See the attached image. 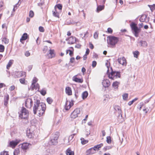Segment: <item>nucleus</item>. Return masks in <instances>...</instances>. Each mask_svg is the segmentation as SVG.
<instances>
[{
    "instance_id": "obj_1",
    "label": "nucleus",
    "mask_w": 155,
    "mask_h": 155,
    "mask_svg": "<svg viewBox=\"0 0 155 155\" xmlns=\"http://www.w3.org/2000/svg\"><path fill=\"white\" fill-rule=\"evenodd\" d=\"M45 109V105L43 103H40V101L37 100L35 102L33 107V112L35 114L37 113L39 116L42 115Z\"/></svg>"
},
{
    "instance_id": "obj_2",
    "label": "nucleus",
    "mask_w": 155,
    "mask_h": 155,
    "mask_svg": "<svg viewBox=\"0 0 155 155\" xmlns=\"http://www.w3.org/2000/svg\"><path fill=\"white\" fill-rule=\"evenodd\" d=\"M130 27L131 31L134 36L136 37H138L139 33L141 31V29L137 27V24L134 22H132L130 24Z\"/></svg>"
},
{
    "instance_id": "obj_3",
    "label": "nucleus",
    "mask_w": 155,
    "mask_h": 155,
    "mask_svg": "<svg viewBox=\"0 0 155 155\" xmlns=\"http://www.w3.org/2000/svg\"><path fill=\"white\" fill-rule=\"evenodd\" d=\"M107 38L108 44L111 45L112 47L115 45L119 40L118 38L114 36H108Z\"/></svg>"
},
{
    "instance_id": "obj_4",
    "label": "nucleus",
    "mask_w": 155,
    "mask_h": 155,
    "mask_svg": "<svg viewBox=\"0 0 155 155\" xmlns=\"http://www.w3.org/2000/svg\"><path fill=\"white\" fill-rule=\"evenodd\" d=\"M108 77L109 78L113 80L120 78V72L112 71L110 74H108Z\"/></svg>"
},
{
    "instance_id": "obj_5",
    "label": "nucleus",
    "mask_w": 155,
    "mask_h": 155,
    "mask_svg": "<svg viewBox=\"0 0 155 155\" xmlns=\"http://www.w3.org/2000/svg\"><path fill=\"white\" fill-rule=\"evenodd\" d=\"M19 114V117L21 119H27L28 116V111L25 108L22 107Z\"/></svg>"
},
{
    "instance_id": "obj_6",
    "label": "nucleus",
    "mask_w": 155,
    "mask_h": 155,
    "mask_svg": "<svg viewBox=\"0 0 155 155\" xmlns=\"http://www.w3.org/2000/svg\"><path fill=\"white\" fill-rule=\"evenodd\" d=\"M38 81V79L35 77L33 79L32 84L30 87V89L31 90L33 91L34 89H38V90L39 89V85L38 84H36V83Z\"/></svg>"
},
{
    "instance_id": "obj_7",
    "label": "nucleus",
    "mask_w": 155,
    "mask_h": 155,
    "mask_svg": "<svg viewBox=\"0 0 155 155\" xmlns=\"http://www.w3.org/2000/svg\"><path fill=\"white\" fill-rule=\"evenodd\" d=\"M80 112V110L78 108H76L74 110L71 115V118L74 119L77 117L78 114Z\"/></svg>"
},
{
    "instance_id": "obj_8",
    "label": "nucleus",
    "mask_w": 155,
    "mask_h": 155,
    "mask_svg": "<svg viewBox=\"0 0 155 155\" xmlns=\"http://www.w3.org/2000/svg\"><path fill=\"white\" fill-rule=\"evenodd\" d=\"M26 76V73L23 71H16L15 73V78H20L21 77H25Z\"/></svg>"
},
{
    "instance_id": "obj_9",
    "label": "nucleus",
    "mask_w": 155,
    "mask_h": 155,
    "mask_svg": "<svg viewBox=\"0 0 155 155\" xmlns=\"http://www.w3.org/2000/svg\"><path fill=\"white\" fill-rule=\"evenodd\" d=\"M139 20L141 22L147 23L149 21V18L148 17L147 15H143L140 18Z\"/></svg>"
},
{
    "instance_id": "obj_10",
    "label": "nucleus",
    "mask_w": 155,
    "mask_h": 155,
    "mask_svg": "<svg viewBox=\"0 0 155 155\" xmlns=\"http://www.w3.org/2000/svg\"><path fill=\"white\" fill-rule=\"evenodd\" d=\"M118 62L123 66H126L127 65V61L125 58L124 57L122 58H119L117 59Z\"/></svg>"
},
{
    "instance_id": "obj_11",
    "label": "nucleus",
    "mask_w": 155,
    "mask_h": 155,
    "mask_svg": "<svg viewBox=\"0 0 155 155\" xmlns=\"http://www.w3.org/2000/svg\"><path fill=\"white\" fill-rule=\"evenodd\" d=\"M33 104V102L31 99L28 98L26 99L25 103V106L28 108H30L31 107Z\"/></svg>"
},
{
    "instance_id": "obj_12",
    "label": "nucleus",
    "mask_w": 155,
    "mask_h": 155,
    "mask_svg": "<svg viewBox=\"0 0 155 155\" xmlns=\"http://www.w3.org/2000/svg\"><path fill=\"white\" fill-rule=\"evenodd\" d=\"M55 55L54 50L50 49L49 50L47 54V57L49 58H51L54 57Z\"/></svg>"
},
{
    "instance_id": "obj_13",
    "label": "nucleus",
    "mask_w": 155,
    "mask_h": 155,
    "mask_svg": "<svg viewBox=\"0 0 155 155\" xmlns=\"http://www.w3.org/2000/svg\"><path fill=\"white\" fill-rule=\"evenodd\" d=\"M102 83L103 86L105 88L108 87L110 84V81L107 79H104Z\"/></svg>"
},
{
    "instance_id": "obj_14",
    "label": "nucleus",
    "mask_w": 155,
    "mask_h": 155,
    "mask_svg": "<svg viewBox=\"0 0 155 155\" xmlns=\"http://www.w3.org/2000/svg\"><path fill=\"white\" fill-rule=\"evenodd\" d=\"M27 134L28 138H31L34 137V134L32 129L31 128L28 130L27 131Z\"/></svg>"
},
{
    "instance_id": "obj_15",
    "label": "nucleus",
    "mask_w": 155,
    "mask_h": 155,
    "mask_svg": "<svg viewBox=\"0 0 155 155\" xmlns=\"http://www.w3.org/2000/svg\"><path fill=\"white\" fill-rule=\"evenodd\" d=\"M73 105V104L72 102L67 101L65 104V109L66 110H68Z\"/></svg>"
},
{
    "instance_id": "obj_16",
    "label": "nucleus",
    "mask_w": 155,
    "mask_h": 155,
    "mask_svg": "<svg viewBox=\"0 0 155 155\" xmlns=\"http://www.w3.org/2000/svg\"><path fill=\"white\" fill-rule=\"evenodd\" d=\"M114 108L115 111L117 112L119 114V117L120 115L121 117H122V111L120 107L118 105H115L114 106Z\"/></svg>"
},
{
    "instance_id": "obj_17",
    "label": "nucleus",
    "mask_w": 155,
    "mask_h": 155,
    "mask_svg": "<svg viewBox=\"0 0 155 155\" xmlns=\"http://www.w3.org/2000/svg\"><path fill=\"white\" fill-rule=\"evenodd\" d=\"M19 142L20 140H16L15 141H11L9 143L10 146L12 147H15L19 143Z\"/></svg>"
},
{
    "instance_id": "obj_18",
    "label": "nucleus",
    "mask_w": 155,
    "mask_h": 155,
    "mask_svg": "<svg viewBox=\"0 0 155 155\" xmlns=\"http://www.w3.org/2000/svg\"><path fill=\"white\" fill-rule=\"evenodd\" d=\"M31 144L28 143H23L21 146L22 149L24 150H26L29 148V145H31Z\"/></svg>"
},
{
    "instance_id": "obj_19",
    "label": "nucleus",
    "mask_w": 155,
    "mask_h": 155,
    "mask_svg": "<svg viewBox=\"0 0 155 155\" xmlns=\"http://www.w3.org/2000/svg\"><path fill=\"white\" fill-rule=\"evenodd\" d=\"M75 38L73 37H71L68 39V43L70 44H72L75 43Z\"/></svg>"
},
{
    "instance_id": "obj_20",
    "label": "nucleus",
    "mask_w": 155,
    "mask_h": 155,
    "mask_svg": "<svg viewBox=\"0 0 155 155\" xmlns=\"http://www.w3.org/2000/svg\"><path fill=\"white\" fill-rule=\"evenodd\" d=\"M72 80L73 81L78 83H81L83 81L82 79L78 78H77V75L74 76L72 78Z\"/></svg>"
},
{
    "instance_id": "obj_21",
    "label": "nucleus",
    "mask_w": 155,
    "mask_h": 155,
    "mask_svg": "<svg viewBox=\"0 0 155 155\" xmlns=\"http://www.w3.org/2000/svg\"><path fill=\"white\" fill-rule=\"evenodd\" d=\"M66 93L68 95H72V91L71 87H67L65 88Z\"/></svg>"
},
{
    "instance_id": "obj_22",
    "label": "nucleus",
    "mask_w": 155,
    "mask_h": 155,
    "mask_svg": "<svg viewBox=\"0 0 155 155\" xmlns=\"http://www.w3.org/2000/svg\"><path fill=\"white\" fill-rule=\"evenodd\" d=\"M103 144L102 143H101L99 144H97L94 146L93 148L95 150V151L96 150L98 151L103 146Z\"/></svg>"
},
{
    "instance_id": "obj_23",
    "label": "nucleus",
    "mask_w": 155,
    "mask_h": 155,
    "mask_svg": "<svg viewBox=\"0 0 155 155\" xmlns=\"http://www.w3.org/2000/svg\"><path fill=\"white\" fill-rule=\"evenodd\" d=\"M58 143V140L56 139H51L49 142V143L51 145H56Z\"/></svg>"
},
{
    "instance_id": "obj_24",
    "label": "nucleus",
    "mask_w": 155,
    "mask_h": 155,
    "mask_svg": "<svg viewBox=\"0 0 155 155\" xmlns=\"http://www.w3.org/2000/svg\"><path fill=\"white\" fill-rule=\"evenodd\" d=\"M28 35L27 33H24L22 35L21 38L20 39V41L22 43L23 41L25 40L28 38Z\"/></svg>"
},
{
    "instance_id": "obj_25",
    "label": "nucleus",
    "mask_w": 155,
    "mask_h": 155,
    "mask_svg": "<svg viewBox=\"0 0 155 155\" xmlns=\"http://www.w3.org/2000/svg\"><path fill=\"white\" fill-rule=\"evenodd\" d=\"M140 46L143 47H146L147 46V44L146 41L141 40L139 42Z\"/></svg>"
},
{
    "instance_id": "obj_26",
    "label": "nucleus",
    "mask_w": 155,
    "mask_h": 155,
    "mask_svg": "<svg viewBox=\"0 0 155 155\" xmlns=\"http://www.w3.org/2000/svg\"><path fill=\"white\" fill-rule=\"evenodd\" d=\"M59 137V133L58 132L53 134L52 135L51 138L52 139H56L58 140Z\"/></svg>"
},
{
    "instance_id": "obj_27",
    "label": "nucleus",
    "mask_w": 155,
    "mask_h": 155,
    "mask_svg": "<svg viewBox=\"0 0 155 155\" xmlns=\"http://www.w3.org/2000/svg\"><path fill=\"white\" fill-rule=\"evenodd\" d=\"M96 151H95V150L93 148V147L88 150V154H92L94 153Z\"/></svg>"
},
{
    "instance_id": "obj_28",
    "label": "nucleus",
    "mask_w": 155,
    "mask_h": 155,
    "mask_svg": "<svg viewBox=\"0 0 155 155\" xmlns=\"http://www.w3.org/2000/svg\"><path fill=\"white\" fill-rule=\"evenodd\" d=\"M67 155H74V152L70 148H68L66 150Z\"/></svg>"
},
{
    "instance_id": "obj_29",
    "label": "nucleus",
    "mask_w": 155,
    "mask_h": 155,
    "mask_svg": "<svg viewBox=\"0 0 155 155\" xmlns=\"http://www.w3.org/2000/svg\"><path fill=\"white\" fill-rule=\"evenodd\" d=\"M119 84V82L116 81L113 83L112 84V86L114 89L117 88L118 85Z\"/></svg>"
},
{
    "instance_id": "obj_30",
    "label": "nucleus",
    "mask_w": 155,
    "mask_h": 155,
    "mask_svg": "<svg viewBox=\"0 0 155 155\" xmlns=\"http://www.w3.org/2000/svg\"><path fill=\"white\" fill-rule=\"evenodd\" d=\"M82 96L83 99H84L86 98L87 97V91H86L83 92L82 94Z\"/></svg>"
},
{
    "instance_id": "obj_31",
    "label": "nucleus",
    "mask_w": 155,
    "mask_h": 155,
    "mask_svg": "<svg viewBox=\"0 0 155 155\" xmlns=\"http://www.w3.org/2000/svg\"><path fill=\"white\" fill-rule=\"evenodd\" d=\"M133 54L134 57L136 58H137L138 56L139 55L140 53L138 51H136L133 52Z\"/></svg>"
},
{
    "instance_id": "obj_32",
    "label": "nucleus",
    "mask_w": 155,
    "mask_h": 155,
    "mask_svg": "<svg viewBox=\"0 0 155 155\" xmlns=\"http://www.w3.org/2000/svg\"><path fill=\"white\" fill-rule=\"evenodd\" d=\"M39 91V90H38ZM40 92L41 94L43 95L44 96L46 93V90L45 88H43L40 91H39Z\"/></svg>"
},
{
    "instance_id": "obj_33",
    "label": "nucleus",
    "mask_w": 155,
    "mask_h": 155,
    "mask_svg": "<svg viewBox=\"0 0 155 155\" xmlns=\"http://www.w3.org/2000/svg\"><path fill=\"white\" fill-rule=\"evenodd\" d=\"M123 99L124 101L127 100L128 97V94L127 93H124L122 95Z\"/></svg>"
},
{
    "instance_id": "obj_34",
    "label": "nucleus",
    "mask_w": 155,
    "mask_h": 155,
    "mask_svg": "<svg viewBox=\"0 0 155 155\" xmlns=\"http://www.w3.org/2000/svg\"><path fill=\"white\" fill-rule=\"evenodd\" d=\"M138 99V98L136 97L132 101H130L128 103V105L129 106L133 104L134 102L136 101H137Z\"/></svg>"
},
{
    "instance_id": "obj_35",
    "label": "nucleus",
    "mask_w": 155,
    "mask_h": 155,
    "mask_svg": "<svg viewBox=\"0 0 155 155\" xmlns=\"http://www.w3.org/2000/svg\"><path fill=\"white\" fill-rule=\"evenodd\" d=\"M81 140V143L82 145H84L87 143V141L86 140H85L84 138H81L80 139Z\"/></svg>"
},
{
    "instance_id": "obj_36",
    "label": "nucleus",
    "mask_w": 155,
    "mask_h": 155,
    "mask_svg": "<svg viewBox=\"0 0 155 155\" xmlns=\"http://www.w3.org/2000/svg\"><path fill=\"white\" fill-rule=\"evenodd\" d=\"M53 15L56 17L59 18V14L58 12L56 11L53 12Z\"/></svg>"
},
{
    "instance_id": "obj_37",
    "label": "nucleus",
    "mask_w": 155,
    "mask_h": 155,
    "mask_svg": "<svg viewBox=\"0 0 155 155\" xmlns=\"http://www.w3.org/2000/svg\"><path fill=\"white\" fill-rule=\"evenodd\" d=\"M12 64V60H10L7 66V68L9 69V68L11 66Z\"/></svg>"
},
{
    "instance_id": "obj_38",
    "label": "nucleus",
    "mask_w": 155,
    "mask_h": 155,
    "mask_svg": "<svg viewBox=\"0 0 155 155\" xmlns=\"http://www.w3.org/2000/svg\"><path fill=\"white\" fill-rule=\"evenodd\" d=\"M106 141L107 143L109 144L111 142V137L110 136H107V137Z\"/></svg>"
},
{
    "instance_id": "obj_39",
    "label": "nucleus",
    "mask_w": 155,
    "mask_h": 155,
    "mask_svg": "<svg viewBox=\"0 0 155 155\" xmlns=\"http://www.w3.org/2000/svg\"><path fill=\"white\" fill-rule=\"evenodd\" d=\"M2 41L5 44H7L8 42V40L6 38H2Z\"/></svg>"
},
{
    "instance_id": "obj_40",
    "label": "nucleus",
    "mask_w": 155,
    "mask_h": 155,
    "mask_svg": "<svg viewBox=\"0 0 155 155\" xmlns=\"http://www.w3.org/2000/svg\"><path fill=\"white\" fill-rule=\"evenodd\" d=\"M104 8L103 6L100 5L97 7V10L98 12L102 10Z\"/></svg>"
},
{
    "instance_id": "obj_41",
    "label": "nucleus",
    "mask_w": 155,
    "mask_h": 155,
    "mask_svg": "<svg viewBox=\"0 0 155 155\" xmlns=\"http://www.w3.org/2000/svg\"><path fill=\"white\" fill-rule=\"evenodd\" d=\"M46 151L47 153H48V155H51L52 154V150L49 149H47Z\"/></svg>"
},
{
    "instance_id": "obj_42",
    "label": "nucleus",
    "mask_w": 155,
    "mask_h": 155,
    "mask_svg": "<svg viewBox=\"0 0 155 155\" xmlns=\"http://www.w3.org/2000/svg\"><path fill=\"white\" fill-rule=\"evenodd\" d=\"M47 102L49 104H51L52 102V100L50 97H48L47 99Z\"/></svg>"
},
{
    "instance_id": "obj_43",
    "label": "nucleus",
    "mask_w": 155,
    "mask_h": 155,
    "mask_svg": "<svg viewBox=\"0 0 155 155\" xmlns=\"http://www.w3.org/2000/svg\"><path fill=\"white\" fill-rule=\"evenodd\" d=\"M75 135V134H73L69 136V138H68L69 142L72 140V139L73 138Z\"/></svg>"
},
{
    "instance_id": "obj_44",
    "label": "nucleus",
    "mask_w": 155,
    "mask_h": 155,
    "mask_svg": "<svg viewBox=\"0 0 155 155\" xmlns=\"http://www.w3.org/2000/svg\"><path fill=\"white\" fill-rule=\"evenodd\" d=\"M4 46L2 45H0V52H3L4 51Z\"/></svg>"
},
{
    "instance_id": "obj_45",
    "label": "nucleus",
    "mask_w": 155,
    "mask_h": 155,
    "mask_svg": "<svg viewBox=\"0 0 155 155\" xmlns=\"http://www.w3.org/2000/svg\"><path fill=\"white\" fill-rule=\"evenodd\" d=\"M34 15V13L32 11H30L29 13V16L30 17L32 18Z\"/></svg>"
},
{
    "instance_id": "obj_46",
    "label": "nucleus",
    "mask_w": 155,
    "mask_h": 155,
    "mask_svg": "<svg viewBox=\"0 0 155 155\" xmlns=\"http://www.w3.org/2000/svg\"><path fill=\"white\" fill-rule=\"evenodd\" d=\"M19 81L22 84H25V79L24 78L20 79Z\"/></svg>"
},
{
    "instance_id": "obj_47",
    "label": "nucleus",
    "mask_w": 155,
    "mask_h": 155,
    "mask_svg": "<svg viewBox=\"0 0 155 155\" xmlns=\"http://www.w3.org/2000/svg\"><path fill=\"white\" fill-rule=\"evenodd\" d=\"M94 122L93 121L91 120L88 123V125L91 126L92 127L93 126V124Z\"/></svg>"
},
{
    "instance_id": "obj_48",
    "label": "nucleus",
    "mask_w": 155,
    "mask_h": 155,
    "mask_svg": "<svg viewBox=\"0 0 155 155\" xmlns=\"http://www.w3.org/2000/svg\"><path fill=\"white\" fill-rule=\"evenodd\" d=\"M0 154L1 155H9L8 152L6 151L1 152Z\"/></svg>"
},
{
    "instance_id": "obj_49",
    "label": "nucleus",
    "mask_w": 155,
    "mask_h": 155,
    "mask_svg": "<svg viewBox=\"0 0 155 155\" xmlns=\"http://www.w3.org/2000/svg\"><path fill=\"white\" fill-rule=\"evenodd\" d=\"M56 6L58 8L59 10H61L62 8V5L60 4H58L56 5Z\"/></svg>"
},
{
    "instance_id": "obj_50",
    "label": "nucleus",
    "mask_w": 155,
    "mask_h": 155,
    "mask_svg": "<svg viewBox=\"0 0 155 155\" xmlns=\"http://www.w3.org/2000/svg\"><path fill=\"white\" fill-rule=\"evenodd\" d=\"M98 32H96L94 34V38L95 39H97L98 37Z\"/></svg>"
},
{
    "instance_id": "obj_51",
    "label": "nucleus",
    "mask_w": 155,
    "mask_h": 155,
    "mask_svg": "<svg viewBox=\"0 0 155 155\" xmlns=\"http://www.w3.org/2000/svg\"><path fill=\"white\" fill-rule=\"evenodd\" d=\"M19 153V150H15L14 151V155H18V154Z\"/></svg>"
},
{
    "instance_id": "obj_52",
    "label": "nucleus",
    "mask_w": 155,
    "mask_h": 155,
    "mask_svg": "<svg viewBox=\"0 0 155 155\" xmlns=\"http://www.w3.org/2000/svg\"><path fill=\"white\" fill-rule=\"evenodd\" d=\"M106 65L107 66L108 69L107 70V73H108L109 70V68L110 66V63L108 62H107L106 63Z\"/></svg>"
},
{
    "instance_id": "obj_53",
    "label": "nucleus",
    "mask_w": 155,
    "mask_h": 155,
    "mask_svg": "<svg viewBox=\"0 0 155 155\" xmlns=\"http://www.w3.org/2000/svg\"><path fill=\"white\" fill-rule=\"evenodd\" d=\"M87 48L86 50L85 54L83 57V59L84 60H86L87 58Z\"/></svg>"
},
{
    "instance_id": "obj_54",
    "label": "nucleus",
    "mask_w": 155,
    "mask_h": 155,
    "mask_svg": "<svg viewBox=\"0 0 155 155\" xmlns=\"http://www.w3.org/2000/svg\"><path fill=\"white\" fill-rule=\"evenodd\" d=\"M97 64V62L95 61H93L92 62V66L93 68L95 67Z\"/></svg>"
},
{
    "instance_id": "obj_55",
    "label": "nucleus",
    "mask_w": 155,
    "mask_h": 155,
    "mask_svg": "<svg viewBox=\"0 0 155 155\" xmlns=\"http://www.w3.org/2000/svg\"><path fill=\"white\" fill-rule=\"evenodd\" d=\"M3 5V3L2 2H0V11L2 9V7Z\"/></svg>"
},
{
    "instance_id": "obj_56",
    "label": "nucleus",
    "mask_w": 155,
    "mask_h": 155,
    "mask_svg": "<svg viewBox=\"0 0 155 155\" xmlns=\"http://www.w3.org/2000/svg\"><path fill=\"white\" fill-rule=\"evenodd\" d=\"M89 47L91 49H93L94 48L93 45L91 42L89 43Z\"/></svg>"
},
{
    "instance_id": "obj_57",
    "label": "nucleus",
    "mask_w": 155,
    "mask_h": 155,
    "mask_svg": "<svg viewBox=\"0 0 155 155\" xmlns=\"http://www.w3.org/2000/svg\"><path fill=\"white\" fill-rule=\"evenodd\" d=\"M39 31L41 32H43L44 31V28L42 27H39Z\"/></svg>"
},
{
    "instance_id": "obj_58",
    "label": "nucleus",
    "mask_w": 155,
    "mask_h": 155,
    "mask_svg": "<svg viewBox=\"0 0 155 155\" xmlns=\"http://www.w3.org/2000/svg\"><path fill=\"white\" fill-rule=\"evenodd\" d=\"M107 31L108 33L111 34L112 33L113 30L111 28H108Z\"/></svg>"
},
{
    "instance_id": "obj_59",
    "label": "nucleus",
    "mask_w": 155,
    "mask_h": 155,
    "mask_svg": "<svg viewBox=\"0 0 155 155\" xmlns=\"http://www.w3.org/2000/svg\"><path fill=\"white\" fill-rule=\"evenodd\" d=\"M15 88V87L14 85L11 86L9 88V90L12 91Z\"/></svg>"
},
{
    "instance_id": "obj_60",
    "label": "nucleus",
    "mask_w": 155,
    "mask_h": 155,
    "mask_svg": "<svg viewBox=\"0 0 155 155\" xmlns=\"http://www.w3.org/2000/svg\"><path fill=\"white\" fill-rule=\"evenodd\" d=\"M152 97H150V98H148V99H147V100H146L144 101L145 104H146V103H147L148 102H149V101H150V99Z\"/></svg>"
},
{
    "instance_id": "obj_61",
    "label": "nucleus",
    "mask_w": 155,
    "mask_h": 155,
    "mask_svg": "<svg viewBox=\"0 0 155 155\" xmlns=\"http://www.w3.org/2000/svg\"><path fill=\"white\" fill-rule=\"evenodd\" d=\"M25 55L27 57H28L30 56V53L28 51H26L25 53Z\"/></svg>"
},
{
    "instance_id": "obj_62",
    "label": "nucleus",
    "mask_w": 155,
    "mask_h": 155,
    "mask_svg": "<svg viewBox=\"0 0 155 155\" xmlns=\"http://www.w3.org/2000/svg\"><path fill=\"white\" fill-rule=\"evenodd\" d=\"M87 115H86L85 116V118L82 121V123L84 124L85 123L86 121L87 120Z\"/></svg>"
},
{
    "instance_id": "obj_63",
    "label": "nucleus",
    "mask_w": 155,
    "mask_h": 155,
    "mask_svg": "<svg viewBox=\"0 0 155 155\" xmlns=\"http://www.w3.org/2000/svg\"><path fill=\"white\" fill-rule=\"evenodd\" d=\"M143 103L142 102H141L140 103V107L138 108L139 110H140L141 109L142 107L143 106Z\"/></svg>"
},
{
    "instance_id": "obj_64",
    "label": "nucleus",
    "mask_w": 155,
    "mask_h": 155,
    "mask_svg": "<svg viewBox=\"0 0 155 155\" xmlns=\"http://www.w3.org/2000/svg\"><path fill=\"white\" fill-rule=\"evenodd\" d=\"M143 24L142 23H141L139 24L138 25H139V28H140V29L142 27H143Z\"/></svg>"
}]
</instances>
